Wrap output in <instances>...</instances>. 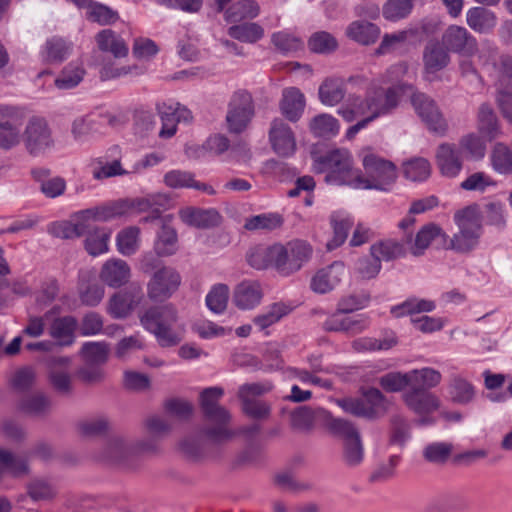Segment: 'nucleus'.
Masks as SVG:
<instances>
[{
	"label": "nucleus",
	"instance_id": "f257e3e1",
	"mask_svg": "<svg viewBox=\"0 0 512 512\" xmlns=\"http://www.w3.org/2000/svg\"><path fill=\"white\" fill-rule=\"evenodd\" d=\"M223 394L222 388L209 387L200 395V407L205 422L200 432L208 441L216 445L230 441L237 434L229 428L230 412L219 404Z\"/></svg>",
	"mask_w": 512,
	"mask_h": 512
},
{
	"label": "nucleus",
	"instance_id": "f03ea898",
	"mask_svg": "<svg viewBox=\"0 0 512 512\" xmlns=\"http://www.w3.org/2000/svg\"><path fill=\"white\" fill-rule=\"evenodd\" d=\"M178 311L169 303L152 306L140 315V323L153 334L161 347L178 345L184 337V326L178 325Z\"/></svg>",
	"mask_w": 512,
	"mask_h": 512
},
{
	"label": "nucleus",
	"instance_id": "7ed1b4c3",
	"mask_svg": "<svg viewBox=\"0 0 512 512\" xmlns=\"http://www.w3.org/2000/svg\"><path fill=\"white\" fill-rule=\"evenodd\" d=\"M364 173L357 169L355 189L389 191L397 179L396 165L376 154L371 147L359 151Z\"/></svg>",
	"mask_w": 512,
	"mask_h": 512
},
{
	"label": "nucleus",
	"instance_id": "20e7f679",
	"mask_svg": "<svg viewBox=\"0 0 512 512\" xmlns=\"http://www.w3.org/2000/svg\"><path fill=\"white\" fill-rule=\"evenodd\" d=\"M314 170L326 173L325 181L329 184L355 188L357 169L353 168V159L347 149H333L318 156L314 161Z\"/></svg>",
	"mask_w": 512,
	"mask_h": 512
},
{
	"label": "nucleus",
	"instance_id": "39448f33",
	"mask_svg": "<svg viewBox=\"0 0 512 512\" xmlns=\"http://www.w3.org/2000/svg\"><path fill=\"white\" fill-rule=\"evenodd\" d=\"M454 219L459 232L447 239L446 249L466 253L474 249L482 234L481 217L476 206H469L457 212Z\"/></svg>",
	"mask_w": 512,
	"mask_h": 512
},
{
	"label": "nucleus",
	"instance_id": "423d86ee",
	"mask_svg": "<svg viewBox=\"0 0 512 512\" xmlns=\"http://www.w3.org/2000/svg\"><path fill=\"white\" fill-rule=\"evenodd\" d=\"M362 398H342L336 401L344 412L356 417L375 420L388 410V401L377 388H369L362 393Z\"/></svg>",
	"mask_w": 512,
	"mask_h": 512
},
{
	"label": "nucleus",
	"instance_id": "0eeeda50",
	"mask_svg": "<svg viewBox=\"0 0 512 512\" xmlns=\"http://www.w3.org/2000/svg\"><path fill=\"white\" fill-rule=\"evenodd\" d=\"M21 142L33 157L44 156L55 146L52 129L46 119L38 116L31 117L26 123Z\"/></svg>",
	"mask_w": 512,
	"mask_h": 512
},
{
	"label": "nucleus",
	"instance_id": "6e6552de",
	"mask_svg": "<svg viewBox=\"0 0 512 512\" xmlns=\"http://www.w3.org/2000/svg\"><path fill=\"white\" fill-rule=\"evenodd\" d=\"M441 373L433 368L414 369L406 373L390 372L383 375L379 384L387 392H398L406 387L411 388L419 382L427 386H437L441 382Z\"/></svg>",
	"mask_w": 512,
	"mask_h": 512
},
{
	"label": "nucleus",
	"instance_id": "1a4fd4ad",
	"mask_svg": "<svg viewBox=\"0 0 512 512\" xmlns=\"http://www.w3.org/2000/svg\"><path fill=\"white\" fill-rule=\"evenodd\" d=\"M313 248L304 240H292L285 245L278 243L276 271L289 276L299 271L312 257Z\"/></svg>",
	"mask_w": 512,
	"mask_h": 512
},
{
	"label": "nucleus",
	"instance_id": "9d476101",
	"mask_svg": "<svg viewBox=\"0 0 512 512\" xmlns=\"http://www.w3.org/2000/svg\"><path fill=\"white\" fill-rule=\"evenodd\" d=\"M413 87L406 83H398L389 88L376 87L367 92L371 114L367 117L375 119L391 113L397 108L402 95L411 92Z\"/></svg>",
	"mask_w": 512,
	"mask_h": 512
},
{
	"label": "nucleus",
	"instance_id": "9b49d317",
	"mask_svg": "<svg viewBox=\"0 0 512 512\" xmlns=\"http://www.w3.org/2000/svg\"><path fill=\"white\" fill-rule=\"evenodd\" d=\"M254 103L250 93L245 90L235 92L228 104L226 123L229 132L240 134L254 116Z\"/></svg>",
	"mask_w": 512,
	"mask_h": 512
},
{
	"label": "nucleus",
	"instance_id": "f8f14e48",
	"mask_svg": "<svg viewBox=\"0 0 512 512\" xmlns=\"http://www.w3.org/2000/svg\"><path fill=\"white\" fill-rule=\"evenodd\" d=\"M181 275L173 267L164 266L156 270L147 284V296L155 302L170 298L181 285Z\"/></svg>",
	"mask_w": 512,
	"mask_h": 512
},
{
	"label": "nucleus",
	"instance_id": "ddd939ff",
	"mask_svg": "<svg viewBox=\"0 0 512 512\" xmlns=\"http://www.w3.org/2000/svg\"><path fill=\"white\" fill-rule=\"evenodd\" d=\"M411 92V103L428 129L438 134H444L447 130V122L436 102L425 93L413 92V90Z\"/></svg>",
	"mask_w": 512,
	"mask_h": 512
},
{
	"label": "nucleus",
	"instance_id": "4468645a",
	"mask_svg": "<svg viewBox=\"0 0 512 512\" xmlns=\"http://www.w3.org/2000/svg\"><path fill=\"white\" fill-rule=\"evenodd\" d=\"M435 386H427L422 382L412 385L402 395L406 406L418 415H427L436 411L440 406L439 398L428 390Z\"/></svg>",
	"mask_w": 512,
	"mask_h": 512
},
{
	"label": "nucleus",
	"instance_id": "2eb2a0df",
	"mask_svg": "<svg viewBox=\"0 0 512 512\" xmlns=\"http://www.w3.org/2000/svg\"><path fill=\"white\" fill-rule=\"evenodd\" d=\"M17 109L13 106L0 105V150L10 151L21 143L22 130L14 121Z\"/></svg>",
	"mask_w": 512,
	"mask_h": 512
},
{
	"label": "nucleus",
	"instance_id": "dca6fc26",
	"mask_svg": "<svg viewBox=\"0 0 512 512\" xmlns=\"http://www.w3.org/2000/svg\"><path fill=\"white\" fill-rule=\"evenodd\" d=\"M442 44L448 52L464 56H472L477 52L475 37L462 26H449L442 35Z\"/></svg>",
	"mask_w": 512,
	"mask_h": 512
},
{
	"label": "nucleus",
	"instance_id": "f3484780",
	"mask_svg": "<svg viewBox=\"0 0 512 512\" xmlns=\"http://www.w3.org/2000/svg\"><path fill=\"white\" fill-rule=\"evenodd\" d=\"M127 204V215L136 211L150 212L148 216L141 218L140 222L147 223L152 222L160 218L163 210L167 209L170 204V198L166 194L156 193L151 194L143 198L137 199H123Z\"/></svg>",
	"mask_w": 512,
	"mask_h": 512
},
{
	"label": "nucleus",
	"instance_id": "a211bd4d",
	"mask_svg": "<svg viewBox=\"0 0 512 512\" xmlns=\"http://www.w3.org/2000/svg\"><path fill=\"white\" fill-rule=\"evenodd\" d=\"M269 141L273 151L281 157H289L296 150L295 135L283 119L276 118L271 122Z\"/></svg>",
	"mask_w": 512,
	"mask_h": 512
},
{
	"label": "nucleus",
	"instance_id": "6ab92c4d",
	"mask_svg": "<svg viewBox=\"0 0 512 512\" xmlns=\"http://www.w3.org/2000/svg\"><path fill=\"white\" fill-rule=\"evenodd\" d=\"M346 274L342 262L335 261L319 270L311 279L310 287L315 293L325 294L333 290Z\"/></svg>",
	"mask_w": 512,
	"mask_h": 512
},
{
	"label": "nucleus",
	"instance_id": "aec40b11",
	"mask_svg": "<svg viewBox=\"0 0 512 512\" xmlns=\"http://www.w3.org/2000/svg\"><path fill=\"white\" fill-rule=\"evenodd\" d=\"M422 60L424 72L435 74L448 66L450 55L442 42L430 40L423 49Z\"/></svg>",
	"mask_w": 512,
	"mask_h": 512
},
{
	"label": "nucleus",
	"instance_id": "412c9836",
	"mask_svg": "<svg viewBox=\"0 0 512 512\" xmlns=\"http://www.w3.org/2000/svg\"><path fill=\"white\" fill-rule=\"evenodd\" d=\"M127 204L123 199L112 201L100 206L88 208L80 211V218L84 219L86 224L90 222H107L112 219L127 215Z\"/></svg>",
	"mask_w": 512,
	"mask_h": 512
},
{
	"label": "nucleus",
	"instance_id": "4be33fe9",
	"mask_svg": "<svg viewBox=\"0 0 512 512\" xmlns=\"http://www.w3.org/2000/svg\"><path fill=\"white\" fill-rule=\"evenodd\" d=\"M52 172L46 167H36L31 170V176L39 185V190L47 198L62 196L66 190V181L61 176H51Z\"/></svg>",
	"mask_w": 512,
	"mask_h": 512
},
{
	"label": "nucleus",
	"instance_id": "5701e85b",
	"mask_svg": "<svg viewBox=\"0 0 512 512\" xmlns=\"http://www.w3.org/2000/svg\"><path fill=\"white\" fill-rule=\"evenodd\" d=\"M436 164L443 176L448 178L456 177L462 169L459 150L455 145L441 144L436 152Z\"/></svg>",
	"mask_w": 512,
	"mask_h": 512
},
{
	"label": "nucleus",
	"instance_id": "b1692460",
	"mask_svg": "<svg viewBox=\"0 0 512 512\" xmlns=\"http://www.w3.org/2000/svg\"><path fill=\"white\" fill-rule=\"evenodd\" d=\"M262 296L261 286L257 281L244 280L234 289L233 303L241 310H249L260 303Z\"/></svg>",
	"mask_w": 512,
	"mask_h": 512
},
{
	"label": "nucleus",
	"instance_id": "393cba45",
	"mask_svg": "<svg viewBox=\"0 0 512 512\" xmlns=\"http://www.w3.org/2000/svg\"><path fill=\"white\" fill-rule=\"evenodd\" d=\"M131 276V270L122 259L107 260L101 269L100 278L109 287L118 288L125 285Z\"/></svg>",
	"mask_w": 512,
	"mask_h": 512
},
{
	"label": "nucleus",
	"instance_id": "a878e982",
	"mask_svg": "<svg viewBox=\"0 0 512 512\" xmlns=\"http://www.w3.org/2000/svg\"><path fill=\"white\" fill-rule=\"evenodd\" d=\"M180 219L187 225L200 229H207L217 226L221 216L214 209H197L187 207L179 211Z\"/></svg>",
	"mask_w": 512,
	"mask_h": 512
},
{
	"label": "nucleus",
	"instance_id": "bb28decb",
	"mask_svg": "<svg viewBox=\"0 0 512 512\" xmlns=\"http://www.w3.org/2000/svg\"><path fill=\"white\" fill-rule=\"evenodd\" d=\"M281 113L291 122H297L305 108V97L296 87H289L283 90L282 99L279 103Z\"/></svg>",
	"mask_w": 512,
	"mask_h": 512
},
{
	"label": "nucleus",
	"instance_id": "cd10ccee",
	"mask_svg": "<svg viewBox=\"0 0 512 512\" xmlns=\"http://www.w3.org/2000/svg\"><path fill=\"white\" fill-rule=\"evenodd\" d=\"M477 129L479 134L488 141L502 135L497 115L488 103H482L477 113Z\"/></svg>",
	"mask_w": 512,
	"mask_h": 512
},
{
	"label": "nucleus",
	"instance_id": "c85d7f7f",
	"mask_svg": "<svg viewBox=\"0 0 512 512\" xmlns=\"http://www.w3.org/2000/svg\"><path fill=\"white\" fill-rule=\"evenodd\" d=\"M80 211L73 215L72 221H59L52 223L48 232L54 237L61 239H73L83 236L89 232L90 225L86 224L80 217Z\"/></svg>",
	"mask_w": 512,
	"mask_h": 512
},
{
	"label": "nucleus",
	"instance_id": "c756f323",
	"mask_svg": "<svg viewBox=\"0 0 512 512\" xmlns=\"http://www.w3.org/2000/svg\"><path fill=\"white\" fill-rule=\"evenodd\" d=\"M78 292L81 302L86 306H97L104 296V288L89 272L79 275Z\"/></svg>",
	"mask_w": 512,
	"mask_h": 512
},
{
	"label": "nucleus",
	"instance_id": "7c9ffc66",
	"mask_svg": "<svg viewBox=\"0 0 512 512\" xmlns=\"http://www.w3.org/2000/svg\"><path fill=\"white\" fill-rule=\"evenodd\" d=\"M448 236L435 224H428L421 228L417 233L414 245L411 247V253L414 256H420L428 248L432 241L446 248Z\"/></svg>",
	"mask_w": 512,
	"mask_h": 512
},
{
	"label": "nucleus",
	"instance_id": "2f4dec72",
	"mask_svg": "<svg viewBox=\"0 0 512 512\" xmlns=\"http://www.w3.org/2000/svg\"><path fill=\"white\" fill-rule=\"evenodd\" d=\"M5 473H9L14 478H20L30 473V466L27 459L0 447V481Z\"/></svg>",
	"mask_w": 512,
	"mask_h": 512
},
{
	"label": "nucleus",
	"instance_id": "473e14b6",
	"mask_svg": "<svg viewBox=\"0 0 512 512\" xmlns=\"http://www.w3.org/2000/svg\"><path fill=\"white\" fill-rule=\"evenodd\" d=\"M318 95L324 105L335 106L339 104L346 95L344 79L338 77L326 78L319 86Z\"/></svg>",
	"mask_w": 512,
	"mask_h": 512
},
{
	"label": "nucleus",
	"instance_id": "72a5a7b5",
	"mask_svg": "<svg viewBox=\"0 0 512 512\" xmlns=\"http://www.w3.org/2000/svg\"><path fill=\"white\" fill-rule=\"evenodd\" d=\"M278 243L271 246L259 245L247 254V261L255 269L263 270L272 267L276 270Z\"/></svg>",
	"mask_w": 512,
	"mask_h": 512
},
{
	"label": "nucleus",
	"instance_id": "f704fd0d",
	"mask_svg": "<svg viewBox=\"0 0 512 512\" xmlns=\"http://www.w3.org/2000/svg\"><path fill=\"white\" fill-rule=\"evenodd\" d=\"M346 35L360 44L369 45L378 39L380 28L374 23L358 20L349 24Z\"/></svg>",
	"mask_w": 512,
	"mask_h": 512
},
{
	"label": "nucleus",
	"instance_id": "c9c22d12",
	"mask_svg": "<svg viewBox=\"0 0 512 512\" xmlns=\"http://www.w3.org/2000/svg\"><path fill=\"white\" fill-rule=\"evenodd\" d=\"M77 320L73 316L58 317L53 320L49 334L62 346H69L74 342V332Z\"/></svg>",
	"mask_w": 512,
	"mask_h": 512
},
{
	"label": "nucleus",
	"instance_id": "e433bc0d",
	"mask_svg": "<svg viewBox=\"0 0 512 512\" xmlns=\"http://www.w3.org/2000/svg\"><path fill=\"white\" fill-rule=\"evenodd\" d=\"M96 42L101 51L110 52L115 58L125 57L129 51L125 41L111 29L100 31Z\"/></svg>",
	"mask_w": 512,
	"mask_h": 512
},
{
	"label": "nucleus",
	"instance_id": "4c0bfd02",
	"mask_svg": "<svg viewBox=\"0 0 512 512\" xmlns=\"http://www.w3.org/2000/svg\"><path fill=\"white\" fill-rule=\"evenodd\" d=\"M164 182L171 188H194L196 190L205 191L208 194L214 193L211 186L196 181L194 175L186 171L172 170L165 174Z\"/></svg>",
	"mask_w": 512,
	"mask_h": 512
},
{
	"label": "nucleus",
	"instance_id": "58836bf2",
	"mask_svg": "<svg viewBox=\"0 0 512 512\" xmlns=\"http://www.w3.org/2000/svg\"><path fill=\"white\" fill-rule=\"evenodd\" d=\"M467 24L471 29L479 33H488L495 26L497 18L495 14L485 7H473L467 11Z\"/></svg>",
	"mask_w": 512,
	"mask_h": 512
},
{
	"label": "nucleus",
	"instance_id": "ea45409f",
	"mask_svg": "<svg viewBox=\"0 0 512 512\" xmlns=\"http://www.w3.org/2000/svg\"><path fill=\"white\" fill-rule=\"evenodd\" d=\"M338 114L346 122H353L359 116H368L371 114L368 96L364 98L350 94L347 98L346 104L338 110Z\"/></svg>",
	"mask_w": 512,
	"mask_h": 512
},
{
	"label": "nucleus",
	"instance_id": "a19ab883",
	"mask_svg": "<svg viewBox=\"0 0 512 512\" xmlns=\"http://www.w3.org/2000/svg\"><path fill=\"white\" fill-rule=\"evenodd\" d=\"M177 233L176 230L163 220L157 239L154 244V250L158 256H170L177 250Z\"/></svg>",
	"mask_w": 512,
	"mask_h": 512
},
{
	"label": "nucleus",
	"instance_id": "79ce46f5",
	"mask_svg": "<svg viewBox=\"0 0 512 512\" xmlns=\"http://www.w3.org/2000/svg\"><path fill=\"white\" fill-rule=\"evenodd\" d=\"M419 35L417 27H409L407 29L385 34L375 53L384 55L394 51L397 47L404 44L407 40L415 38Z\"/></svg>",
	"mask_w": 512,
	"mask_h": 512
},
{
	"label": "nucleus",
	"instance_id": "37998d69",
	"mask_svg": "<svg viewBox=\"0 0 512 512\" xmlns=\"http://www.w3.org/2000/svg\"><path fill=\"white\" fill-rule=\"evenodd\" d=\"M326 426L330 434L340 439L342 443L361 438L358 428L349 420L329 417Z\"/></svg>",
	"mask_w": 512,
	"mask_h": 512
},
{
	"label": "nucleus",
	"instance_id": "c03bdc74",
	"mask_svg": "<svg viewBox=\"0 0 512 512\" xmlns=\"http://www.w3.org/2000/svg\"><path fill=\"white\" fill-rule=\"evenodd\" d=\"M138 302L139 298H135L131 292L120 291L110 298L108 310L114 318H125L130 314Z\"/></svg>",
	"mask_w": 512,
	"mask_h": 512
},
{
	"label": "nucleus",
	"instance_id": "a18cd8bd",
	"mask_svg": "<svg viewBox=\"0 0 512 512\" xmlns=\"http://www.w3.org/2000/svg\"><path fill=\"white\" fill-rule=\"evenodd\" d=\"M52 408V400L44 393H35L24 397L20 404L19 409L32 416H45Z\"/></svg>",
	"mask_w": 512,
	"mask_h": 512
},
{
	"label": "nucleus",
	"instance_id": "49530a36",
	"mask_svg": "<svg viewBox=\"0 0 512 512\" xmlns=\"http://www.w3.org/2000/svg\"><path fill=\"white\" fill-rule=\"evenodd\" d=\"M259 12L260 7L255 0H240L225 11V19L228 22L236 23L245 19H253L258 16Z\"/></svg>",
	"mask_w": 512,
	"mask_h": 512
},
{
	"label": "nucleus",
	"instance_id": "de8ad7c7",
	"mask_svg": "<svg viewBox=\"0 0 512 512\" xmlns=\"http://www.w3.org/2000/svg\"><path fill=\"white\" fill-rule=\"evenodd\" d=\"M449 394L454 403L466 405L475 398V388L468 380L456 375L450 379Z\"/></svg>",
	"mask_w": 512,
	"mask_h": 512
},
{
	"label": "nucleus",
	"instance_id": "09e8293b",
	"mask_svg": "<svg viewBox=\"0 0 512 512\" xmlns=\"http://www.w3.org/2000/svg\"><path fill=\"white\" fill-rule=\"evenodd\" d=\"M71 52V44L61 37L48 39L44 46L43 60L47 63H61Z\"/></svg>",
	"mask_w": 512,
	"mask_h": 512
},
{
	"label": "nucleus",
	"instance_id": "8fccbe9b",
	"mask_svg": "<svg viewBox=\"0 0 512 512\" xmlns=\"http://www.w3.org/2000/svg\"><path fill=\"white\" fill-rule=\"evenodd\" d=\"M338 120L329 114H319L313 117L309 123L311 133L315 137L331 138L339 131Z\"/></svg>",
	"mask_w": 512,
	"mask_h": 512
},
{
	"label": "nucleus",
	"instance_id": "3c124183",
	"mask_svg": "<svg viewBox=\"0 0 512 512\" xmlns=\"http://www.w3.org/2000/svg\"><path fill=\"white\" fill-rule=\"evenodd\" d=\"M132 448L129 447L122 437H113L108 440L101 453V459L118 464L128 457Z\"/></svg>",
	"mask_w": 512,
	"mask_h": 512
},
{
	"label": "nucleus",
	"instance_id": "603ef678",
	"mask_svg": "<svg viewBox=\"0 0 512 512\" xmlns=\"http://www.w3.org/2000/svg\"><path fill=\"white\" fill-rule=\"evenodd\" d=\"M98 121L91 115L76 117L71 123V135L75 142L85 143L90 135L98 131Z\"/></svg>",
	"mask_w": 512,
	"mask_h": 512
},
{
	"label": "nucleus",
	"instance_id": "864d4df0",
	"mask_svg": "<svg viewBox=\"0 0 512 512\" xmlns=\"http://www.w3.org/2000/svg\"><path fill=\"white\" fill-rule=\"evenodd\" d=\"M109 345L105 342H86L82 345L80 354L86 364L101 365L109 355Z\"/></svg>",
	"mask_w": 512,
	"mask_h": 512
},
{
	"label": "nucleus",
	"instance_id": "5fc2aeb1",
	"mask_svg": "<svg viewBox=\"0 0 512 512\" xmlns=\"http://www.w3.org/2000/svg\"><path fill=\"white\" fill-rule=\"evenodd\" d=\"M405 250L401 243L396 242L394 240H385L380 241L376 244H373L370 247V254L378 258L379 262L381 261H392L395 260L402 255H404Z\"/></svg>",
	"mask_w": 512,
	"mask_h": 512
},
{
	"label": "nucleus",
	"instance_id": "6e6d98bb",
	"mask_svg": "<svg viewBox=\"0 0 512 512\" xmlns=\"http://www.w3.org/2000/svg\"><path fill=\"white\" fill-rule=\"evenodd\" d=\"M230 142L227 137L216 134L210 136L201 147L190 148L187 153L192 156L191 152H194V156L197 158L204 157L207 153L220 155L228 150Z\"/></svg>",
	"mask_w": 512,
	"mask_h": 512
},
{
	"label": "nucleus",
	"instance_id": "4d7b16f0",
	"mask_svg": "<svg viewBox=\"0 0 512 512\" xmlns=\"http://www.w3.org/2000/svg\"><path fill=\"white\" fill-rule=\"evenodd\" d=\"M157 111L162 121V128L159 132L161 138L172 137L177 130V108L173 104L161 103L157 105Z\"/></svg>",
	"mask_w": 512,
	"mask_h": 512
},
{
	"label": "nucleus",
	"instance_id": "13d9d810",
	"mask_svg": "<svg viewBox=\"0 0 512 512\" xmlns=\"http://www.w3.org/2000/svg\"><path fill=\"white\" fill-rule=\"evenodd\" d=\"M491 164L500 174H512V150L503 143H496L491 152Z\"/></svg>",
	"mask_w": 512,
	"mask_h": 512
},
{
	"label": "nucleus",
	"instance_id": "bf43d9fd",
	"mask_svg": "<svg viewBox=\"0 0 512 512\" xmlns=\"http://www.w3.org/2000/svg\"><path fill=\"white\" fill-rule=\"evenodd\" d=\"M140 229L130 226L121 230L117 235V249L124 256H130L139 249Z\"/></svg>",
	"mask_w": 512,
	"mask_h": 512
},
{
	"label": "nucleus",
	"instance_id": "052dcab7",
	"mask_svg": "<svg viewBox=\"0 0 512 512\" xmlns=\"http://www.w3.org/2000/svg\"><path fill=\"white\" fill-rule=\"evenodd\" d=\"M229 287L226 284H216L206 295V305L215 314H222L228 305Z\"/></svg>",
	"mask_w": 512,
	"mask_h": 512
},
{
	"label": "nucleus",
	"instance_id": "680f3d73",
	"mask_svg": "<svg viewBox=\"0 0 512 512\" xmlns=\"http://www.w3.org/2000/svg\"><path fill=\"white\" fill-rule=\"evenodd\" d=\"M228 35L241 42L254 43L264 35L263 28L257 23H242L228 29Z\"/></svg>",
	"mask_w": 512,
	"mask_h": 512
},
{
	"label": "nucleus",
	"instance_id": "e2e57ef3",
	"mask_svg": "<svg viewBox=\"0 0 512 512\" xmlns=\"http://www.w3.org/2000/svg\"><path fill=\"white\" fill-rule=\"evenodd\" d=\"M52 389L62 397H71L74 393L73 379L70 373L64 370L51 369L48 375Z\"/></svg>",
	"mask_w": 512,
	"mask_h": 512
},
{
	"label": "nucleus",
	"instance_id": "0e129e2a",
	"mask_svg": "<svg viewBox=\"0 0 512 512\" xmlns=\"http://www.w3.org/2000/svg\"><path fill=\"white\" fill-rule=\"evenodd\" d=\"M331 224L333 227V237L327 243L329 251L341 246L346 241L348 233L353 226V221L348 217L333 215L331 217Z\"/></svg>",
	"mask_w": 512,
	"mask_h": 512
},
{
	"label": "nucleus",
	"instance_id": "69168bd1",
	"mask_svg": "<svg viewBox=\"0 0 512 512\" xmlns=\"http://www.w3.org/2000/svg\"><path fill=\"white\" fill-rule=\"evenodd\" d=\"M84 74L85 70L81 65L70 63L62 70L60 76L55 79V86L59 89H72L83 80Z\"/></svg>",
	"mask_w": 512,
	"mask_h": 512
},
{
	"label": "nucleus",
	"instance_id": "338daca9",
	"mask_svg": "<svg viewBox=\"0 0 512 512\" xmlns=\"http://www.w3.org/2000/svg\"><path fill=\"white\" fill-rule=\"evenodd\" d=\"M86 17L89 21L100 25H111L118 20L119 15L106 5L91 2L87 7Z\"/></svg>",
	"mask_w": 512,
	"mask_h": 512
},
{
	"label": "nucleus",
	"instance_id": "774afa93",
	"mask_svg": "<svg viewBox=\"0 0 512 512\" xmlns=\"http://www.w3.org/2000/svg\"><path fill=\"white\" fill-rule=\"evenodd\" d=\"M413 9L412 0H388L382 9L383 17L392 22L408 17Z\"/></svg>",
	"mask_w": 512,
	"mask_h": 512
}]
</instances>
